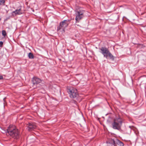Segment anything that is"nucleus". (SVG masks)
<instances>
[{
  "label": "nucleus",
  "mask_w": 146,
  "mask_h": 146,
  "mask_svg": "<svg viewBox=\"0 0 146 146\" xmlns=\"http://www.w3.org/2000/svg\"><path fill=\"white\" fill-rule=\"evenodd\" d=\"M5 0H0V5H4Z\"/></svg>",
  "instance_id": "12"
},
{
  "label": "nucleus",
  "mask_w": 146,
  "mask_h": 146,
  "mask_svg": "<svg viewBox=\"0 0 146 146\" xmlns=\"http://www.w3.org/2000/svg\"><path fill=\"white\" fill-rule=\"evenodd\" d=\"M3 42L2 41H0V47H2L3 46Z\"/></svg>",
  "instance_id": "16"
},
{
  "label": "nucleus",
  "mask_w": 146,
  "mask_h": 146,
  "mask_svg": "<svg viewBox=\"0 0 146 146\" xmlns=\"http://www.w3.org/2000/svg\"><path fill=\"white\" fill-rule=\"evenodd\" d=\"M32 81L34 85H36L40 83L41 80V79L38 78L34 77L33 78Z\"/></svg>",
  "instance_id": "7"
},
{
  "label": "nucleus",
  "mask_w": 146,
  "mask_h": 146,
  "mask_svg": "<svg viewBox=\"0 0 146 146\" xmlns=\"http://www.w3.org/2000/svg\"><path fill=\"white\" fill-rule=\"evenodd\" d=\"M3 76H0V80L2 79H3Z\"/></svg>",
  "instance_id": "17"
},
{
  "label": "nucleus",
  "mask_w": 146,
  "mask_h": 146,
  "mask_svg": "<svg viewBox=\"0 0 146 146\" xmlns=\"http://www.w3.org/2000/svg\"><path fill=\"white\" fill-rule=\"evenodd\" d=\"M114 141V139H111L109 140V143H111L112 144H113V141Z\"/></svg>",
  "instance_id": "14"
},
{
  "label": "nucleus",
  "mask_w": 146,
  "mask_h": 146,
  "mask_svg": "<svg viewBox=\"0 0 146 146\" xmlns=\"http://www.w3.org/2000/svg\"><path fill=\"white\" fill-rule=\"evenodd\" d=\"M28 130L29 131L34 130L36 127V126L35 124L31 123H28Z\"/></svg>",
  "instance_id": "8"
},
{
  "label": "nucleus",
  "mask_w": 146,
  "mask_h": 146,
  "mask_svg": "<svg viewBox=\"0 0 146 146\" xmlns=\"http://www.w3.org/2000/svg\"><path fill=\"white\" fill-rule=\"evenodd\" d=\"M67 92L71 98H75L78 95L77 90L72 87H68Z\"/></svg>",
  "instance_id": "5"
},
{
  "label": "nucleus",
  "mask_w": 146,
  "mask_h": 146,
  "mask_svg": "<svg viewBox=\"0 0 146 146\" xmlns=\"http://www.w3.org/2000/svg\"><path fill=\"white\" fill-rule=\"evenodd\" d=\"M100 50H101L100 52L104 55V57L106 58L109 57L110 59H113V56L110 53L108 49L105 47H102Z\"/></svg>",
  "instance_id": "3"
},
{
  "label": "nucleus",
  "mask_w": 146,
  "mask_h": 146,
  "mask_svg": "<svg viewBox=\"0 0 146 146\" xmlns=\"http://www.w3.org/2000/svg\"><path fill=\"white\" fill-rule=\"evenodd\" d=\"M129 129H130V132H131V126H129Z\"/></svg>",
  "instance_id": "18"
},
{
  "label": "nucleus",
  "mask_w": 146,
  "mask_h": 146,
  "mask_svg": "<svg viewBox=\"0 0 146 146\" xmlns=\"http://www.w3.org/2000/svg\"><path fill=\"white\" fill-rule=\"evenodd\" d=\"M2 35L5 36L6 35V32L5 31L3 30L2 31Z\"/></svg>",
  "instance_id": "13"
},
{
  "label": "nucleus",
  "mask_w": 146,
  "mask_h": 146,
  "mask_svg": "<svg viewBox=\"0 0 146 146\" xmlns=\"http://www.w3.org/2000/svg\"><path fill=\"white\" fill-rule=\"evenodd\" d=\"M6 133L7 134H8L11 137L14 139H17L19 136L18 130L15 129L14 127L11 126L9 127Z\"/></svg>",
  "instance_id": "1"
},
{
  "label": "nucleus",
  "mask_w": 146,
  "mask_h": 146,
  "mask_svg": "<svg viewBox=\"0 0 146 146\" xmlns=\"http://www.w3.org/2000/svg\"><path fill=\"white\" fill-rule=\"evenodd\" d=\"M122 123V121L121 118H116L114 119L112 123V128L114 129L119 130L121 129Z\"/></svg>",
  "instance_id": "2"
},
{
  "label": "nucleus",
  "mask_w": 146,
  "mask_h": 146,
  "mask_svg": "<svg viewBox=\"0 0 146 146\" xmlns=\"http://www.w3.org/2000/svg\"><path fill=\"white\" fill-rule=\"evenodd\" d=\"M13 13H14L15 15H21L23 13L21 9L15 10L13 12Z\"/></svg>",
  "instance_id": "9"
},
{
  "label": "nucleus",
  "mask_w": 146,
  "mask_h": 146,
  "mask_svg": "<svg viewBox=\"0 0 146 146\" xmlns=\"http://www.w3.org/2000/svg\"><path fill=\"white\" fill-rule=\"evenodd\" d=\"M119 142V140L116 138H115L114 139V141L112 145H113L115 146H116L118 144V143Z\"/></svg>",
  "instance_id": "10"
},
{
  "label": "nucleus",
  "mask_w": 146,
  "mask_h": 146,
  "mask_svg": "<svg viewBox=\"0 0 146 146\" xmlns=\"http://www.w3.org/2000/svg\"><path fill=\"white\" fill-rule=\"evenodd\" d=\"M70 21V20H64L60 22L59 26L57 27V31L64 32L65 28L68 26Z\"/></svg>",
  "instance_id": "4"
},
{
  "label": "nucleus",
  "mask_w": 146,
  "mask_h": 146,
  "mask_svg": "<svg viewBox=\"0 0 146 146\" xmlns=\"http://www.w3.org/2000/svg\"><path fill=\"white\" fill-rule=\"evenodd\" d=\"M84 12L82 11H76L75 13L76 17L75 20L76 22H79L80 20L84 17Z\"/></svg>",
  "instance_id": "6"
},
{
  "label": "nucleus",
  "mask_w": 146,
  "mask_h": 146,
  "mask_svg": "<svg viewBox=\"0 0 146 146\" xmlns=\"http://www.w3.org/2000/svg\"><path fill=\"white\" fill-rule=\"evenodd\" d=\"M119 144L120 146H123L124 144L122 142L119 141V142L118 143V144Z\"/></svg>",
  "instance_id": "15"
},
{
  "label": "nucleus",
  "mask_w": 146,
  "mask_h": 146,
  "mask_svg": "<svg viewBox=\"0 0 146 146\" xmlns=\"http://www.w3.org/2000/svg\"><path fill=\"white\" fill-rule=\"evenodd\" d=\"M28 56L29 58L33 59L34 58V56L33 54L31 52L29 53Z\"/></svg>",
  "instance_id": "11"
}]
</instances>
